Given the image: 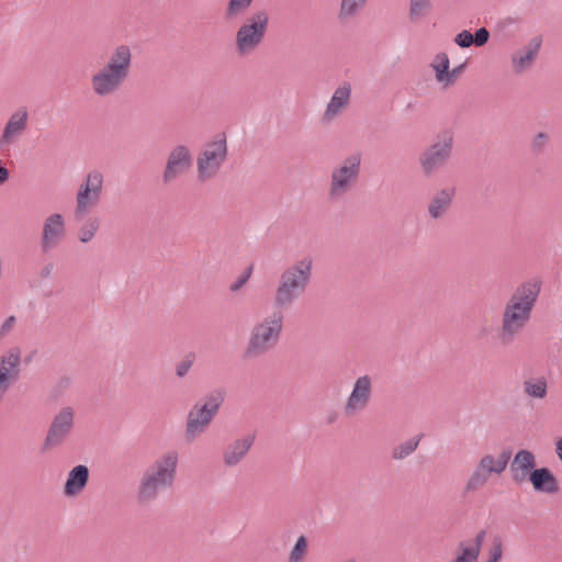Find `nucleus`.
Wrapping results in <instances>:
<instances>
[{
    "label": "nucleus",
    "mask_w": 562,
    "mask_h": 562,
    "mask_svg": "<svg viewBox=\"0 0 562 562\" xmlns=\"http://www.w3.org/2000/svg\"><path fill=\"white\" fill-rule=\"evenodd\" d=\"M313 258L305 256L286 267L280 274L274 292L273 305L277 311L290 308L303 296L311 283Z\"/></svg>",
    "instance_id": "1"
},
{
    "label": "nucleus",
    "mask_w": 562,
    "mask_h": 562,
    "mask_svg": "<svg viewBox=\"0 0 562 562\" xmlns=\"http://www.w3.org/2000/svg\"><path fill=\"white\" fill-rule=\"evenodd\" d=\"M283 318V313L274 310L262 322L256 324L251 329L243 359L254 360L272 350L280 340Z\"/></svg>",
    "instance_id": "2"
},
{
    "label": "nucleus",
    "mask_w": 562,
    "mask_h": 562,
    "mask_svg": "<svg viewBox=\"0 0 562 562\" xmlns=\"http://www.w3.org/2000/svg\"><path fill=\"white\" fill-rule=\"evenodd\" d=\"M225 397L226 391L223 387H217L204 396V403L198 402L192 406L187 415L184 429V437L188 442H192L198 436L205 432L218 414Z\"/></svg>",
    "instance_id": "3"
},
{
    "label": "nucleus",
    "mask_w": 562,
    "mask_h": 562,
    "mask_svg": "<svg viewBox=\"0 0 562 562\" xmlns=\"http://www.w3.org/2000/svg\"><path fill=\"white\" fill-rule=\"evenodd\" d=\"M453 140L451 131H442L436 140L419 154L418 162L424 177H432L448 164L452 156Z\"/></svg>",
    "instance_id": "4"
},
{
    "label": "nucleus",
    "mask_w": 562,
    "mask_h": 562,
    "mask_svg": "<svg viewBox=\"0 0 562 562\" xmlns=\"http://www.w3.org/2000/svg\"><path fill=\"white\" fill-rule=\"evenodd\" d=\"M228 155L227 138L224 132L217 133L214 138L204 144L196 159L198 178L200 181L214 178Z\"/></svg>",
    "instance_id": "5"
},
{
    "label": "nucleus",
    "mask_w": 562,
    "mask_h": 562,
    "mask_svg": "<svg viewBox=\"0 0 562 562\" xmlns=\"http://www.w3.org/2000/svg\"><path fill=\"white\" fill-rule=\"evenodd\" d=\"M269 24L266 10L249 15L236 32V50L240 56L251 54L263 41Z\"/></svg>",
    "instance_id": "6"
},
{
    "label": "nucleus",
    "mask_w": 562,
    "mask_h": 562,
    "mask_svg": "<svg viewBox=\"0 0 562 562\" xmlns=\"http://www.w3.org/2000/svg\"><path fill=\"white\" fill-rule=\"evenodd\" d=\"M360 170V153L346 157L341 165L335 168L330 175L328 198L334 201L344 198L358 182Z\"/></svg>",
    "instance_id": "7"
},
{
    "label": "nucleus",
    "mask_w": 562,
    "mask_h": 562,
    "mask_svg": "<svg viewBox=\"0 0 562 562\" xmlns=\"http://www.w3.org/2000/svg\"><path fill=\"white\" fill-rule=\"evenodd\" d=\"M542 282L538 279H530L516 288L510 299L506 303V312H516L531 317V312L536 305L541 291Z\"/></svg>",
    "instance_id": "8"
},
{
    "label": "nucleus",
    "mask_w": 562,
    "mask_h": 562,
    "mask_svg": "<svg viewBox=\"0 0 562 562\" xmlns=\"http://www.w3.org/2000/svg\"><path fill=\"white\" fill-rule=\"evenodd\" d=\"M74 419L75 412L71 407L67 406L61 408L48 427L41 451L46 452L60 447L74 428Z\"/></svg>",
    "instance_id": "9"
},
{
    "label": "nucleus",
    "mask_w": 562,
    "mask_h": 562,
    "mask_svg": "<svg viewBox=\"0 0 562 562\" xmlns=\"http://www.w3.org/2000/svg\"><path fill=\"white\" fill-rule=\"evenodd\" d=\"M192 155L184 145H177L167 157L166 167L162 173L164 184H169L184 175L192 167Z\"/></svg>",
    "instance_id": "10"
},
{
    "label": "nucleus",
    "mask_w": 562,
    "mask_h": 562,
    "mask_svg": "<svg viewBox=\"0 0 562 562\" xmlns=\"http://www.w3.org/2000/svg\"><path fill=\"white\" fill-rule=\"evenodd\" d=\"M21 350L19 347H11L0 357V389L7 392L12 383H15L21 375Z\"/></svg>",
    "instance_id": "11"
},
{
    "label": "nucleus",
    "mask_w": 562,
    "mask_h": 562,
    "mask_svg": "<svg viewBox=\"0 0 562 562\" xmlns=\"http://www.w3.org/2000/svg\"><path fill=\"white\" fill-rule=\"evenodd\" d=\"M372 395V380L369 375L359 376L355 384L353 389L346 402L345 413L347 415H352L356 412L364 409Z\"/></svg>",
    "instance_id": "12"
},
{
    "label": "nucleus",
    "mask_w": 562,
    "mask_h": 562,
    "mask_svg": "<svg viewBox=\"0 0 562 562\" xmlns=\"http://www.w3.org/2000/svg\"><path fill=\"white\" fill-rule=\"evenodd\" d=\"M177 465V452L169 451L162 457L158 458L153 463L151 468L146 470L145 473H149V475L159 481L162 486L170 487L173 484L176 477Z\"/></svg>",
    "instance_id": "13"
},
{
    "label": "nucleus",
    "mask_w": 562,
    "mask_h": 562,
    "mask_svg": "<svg viewBox=\"0 0 562 562\" xmlns=\"http://www.w3.org/2000/svg\"><path fill=\"white\" fill-rule=\"evenodd\" d=\"M127 78L103 66L91 78L93 92L99 97H106L120 89Z\"/></svg>",
    "instance_id": "14"
},
{
    "label": "nucleus",
    "mask_w": 562,
    "mask_h": 562,
    "mask_svg": "<svg viewBox=\"0 0 562 562\" xmlns=\"http://www.w3.org/2000/svg\"><path fill=\"white\" fill-rule=\"evenodd\" d=\"M65 236V222L60 214L49 215L43 226L41 238V250L47 252L56 247L58 241Z\"/></svg>",
    "instance_id": "15"
},
{
    "label": "nucleus",
    "mask_w": 562,
    "mask_h": 562,
    "mask_svg": "<svg viewBox=\"0 0 562 562\" xmlns=\"http://www.w3.org/2000/svg\"><path fill=\"white\" fill-rule=\"evenodd\" d=\"M530 321L529 316L521 315L516 312H506L504 310L502 317V327L499 331V339L504 346L510 345L516 335L522 330V328Z\"/></svg>",
    "instance_id": "16"
},
{
    "label": "nucleus",
    "mask_w": 562,
    "mask_h": 562,
    "mask_svg": "<svg viewBox=\"0 0 562 562\" xmlns=\"http://www.w3.org/2000/svg\"><path fill=\"white\" fill-rule=\"evenodd\" d=\"M537 470L535 454L526 449L517 451L512 463V479L515 483L520 484L530 479V473Z\"/></svg>",
    "instance_id": "17"
},
{
    "label": "nucleus",
    "mask_w": 562,
    "mask_h": 562,
    "mask_svg": "<svg viewBox=\"0 0 562 562\" xmlns=\"http://www.w3.org/2000/svg\"><path fill=\"white\" fill-rule=\"evenodd\" d=\"M456 193V187H446L437 191L428 203L429 217L435 221L442 218L450 211Z\"/></svg>",
    "instance_id": "18"
},
{
    "label": "nucleus",
    "mask_w": 562,
    "mask_h": 562,
    "mask_svg": "<svg viewBox=\"0 0 562 562\" xmlns=\"http://www.w3.org/2000/svg\"><path fill=\"white\" fill-rule=\"evenodd\" d=\"M255 442V435H247L229 442L223 453L224 464L228 468L239 464Z\"/></svg>",
    "instance_id": "19"
},
{
    "label": "nucleus",
    "mask_w": 562,
    "mask_h": 562,
    "mask_svg": "<svg viewBox=\"0 0 562 562\" xmlns=\"http://www.w3.org/2000/svg\"><path fill=\"white\" fill-rule=\"evenodd\" d=\"M530 483L538 493L555 494L559 492V482L549 468H537L530 473Z\"/></svg>",
    "instance_id": "20"
},
{
    "label": "nucleus",
    "mask_w": 562,
    "mask_h": 562,
    "mask_svg": "<svg viewBox=\"0 0 562 562\" xmlns=\"http://www.w3.org/2000/svg\"><path fill=\"white\" fill-rule=\"evenodd\" d=\"M89 482V469L85 464L74 467L68 473L64 485V494L68 497L80 494Z\"/></svg>",
    "instance_id": "21"
},
{
    "label": "nucleus",
    "mask_w": 562,
    "mask_h": 562,
    "mask_svg": "<svg viewBox=\"0 0 562 562\" xmlns=\"http://www.w3.org/2000/svg\"><path fill=\"white\" fill-rule=\"evenodd\" d=\"M131 65L132 52L130 46L119 45L114 48L109 57L108 63L104 66L127 78L130 75Z\"/></svg>",
    "instance_id": "22"
},
{
    "label": "nucleus",
    "mask_w": 562,
    "mask_h": 562,
    "mask_svg": "<svg viewBox=\"0 0 562 562\" xmlns=\"http://www.w3.org/2000/svg\"><path fill=\"white\" fill-rule=\"evenodd\" d=\"M27 126V111L14 112L8 120L0 137V146L9 145L15 136H19Z\"/></svg>",
    "instance_id": "23"
},
{
    "label": "nucleus",
    "mask_w": 562,
    "mask_h": 562,
    "mask_svg": "<svg viewBox=\"0 0 562 562\" xmlns=\"http://www.w3.org/2000/svg\"><path fill=\"white\" fill-rule=\"evenodd\" d=\"M77 205L75 209V217L76 220H82L90 207L95 206L100 196L97 195L88 184L81 183L78 192H77Z\"/></svg>",
    "instance_id": "24"
},
{
    "label": "nucleus",
    "mask_w": 562,
    "mask_h": 562,
    "mask_svg": "<svg viewBox=\"0 0 562 562\" xmlns=\"http://www.w3.org/2000/svg\"><path fill=\"white\" fill-rule=\"evenodd\" d=\"M350 93V85H345L337 88L326 108L323 119L325 121H330L334 119L340 112V110L348 104Z\"/></svg>",
    "instance_id": "25"
},
{
    "label": "nucleus",
    "mask_w": 562,
    "mask_h": 562,
    "mask_svg": "<svg viewBox=\"0 0 562 562\" xmlns=\"http://www.w3.org/2000/svg\"><path fill=\"white\" fill-rule=\"evenodd\" d=\"M166 487L167 486H162L154 476H150L149 473H144L137 487L138 503L145 504L154 501L159 490Z\"/></svg>",
    "instance_id": "26"
},
{
    "label": "nucleus",
    "mask_w": 562,
    "mask_h": 562,
    "mask_svg": "<svg viewBox=\"0 0 562 562\" xmlns=\"http://www.w3.org/2000/svg\"><path fill=\"white\" fill-rule=\"evenodd\" d=\"M490 474L484 469V465L479 461L476 468L473 473L469 477L464 488L462 491V496L467 497L470 493H474L475 491L483 487L488 481Z\"/></svg>",
    "instance_id": "27"
},
{
    "label": "nucleus",
    "mask_w": 562,
    "mask_h": 562,
    "mask_svg": "<svg viewBox=\"0 0 562 562\" xmlns=\"http://www.w3.org/2000/svg\"><path fill=\"white\" fill-rule=\"evenodd\" d=\"M485 536L486 531L480 530L473 540V546L471 547H467L464 542H460L458 546L460 553L467 559H469L471 562H476L480 557L481 548L484 542Z\"/></svg>",
    "instance_id": "28"
},
{
    "label": "nucleus",
    "mask_w": 562,
    "mask_h": 562,
    "mask_svg": "<svg viewBox=\"0 0 562 562\" xmlns=\"http://www.w3.org/2000/svg\"><path fill=\"white\" fill-rule=\"evenodd\" d=\"M524 392L533 398H544L548 393V384L544 378L528 379L524 381Z\"/></svg>",
    "instance_id": "29"
},
{
    "label": "nucleus",
    "mask_w": 562,
    "mask_h": 562,
    "mask_svg": "<svg viewBox=\"0 0 562 562\" xmlns=\"http://www.w3.org/2000/svg\"><path fill=\"white\" fill-rule=\"evenodd\" d=\"M536 60L532 53H528L524 49H519L517 53L512 55V65L514 72L519 75L530 69Z\"/></svg>",
    "instance_id": "30"
},
{
    "label": "nucleus",
    "mask_w": 562,
    "mask_h": 562,
    "mask_svg": "<svg viewBox=\"0 0 562 562\" xmlns=\"http://www.w3.org/2000/svg\"><path fill=\"white\" fill-rule=\"evenodd\" d=\"M368 0H341L338 12L340 20L352 19L366 7Z\"/></svg>",
    "instance_id": "31"
},
{
    "label": "nucleus",
    "mask_w": 562,
    "mask_h": 562,
    "mask_svg": "<svg viewBox=\"0 0 562 562\" xmlns=\"http://www.w3.org/2000/svg\"><path fill=\"white\" fill-rule=\"evenodd\" d=\"M422 435L411 438L405 442L400 443L392 450V458L394 460H403L411 456L418 447Z\"/></svg>",
    "instance_id": "32"
},
{
    "label": "nucleus",
    "mask_w": 562,
    "mask_h": 562,
    "mask_svg": "<svg viewBox=\"0 0 562 562\" xmlns=\"http://www.w3.org/2000/svg\"><path fill=\"white\" fill-rule=\"evenodd\" d=\"M431 10V3L429 0H411L409 1V19L412 22H416L419 19L426 16Z\"/></svg>",
    "instance_id": "33"
},
{
    "label": "nucleus",
    "mask_w": 562,
    "mask_h": 562,
    "mask_svg": "<svg viewBox=\"0 0 562 562\" xmlns=\"http://www.w3.org/2000/svg\"><path fill=\"white\" fill-rule=\"evenodd\" d=\"M100 227V220L98 217H90L79 229L78 238L81 243L87 244L91 241Z\"/></svg>",
    "instance_id": "34"
},
{
    "label": "nucleus",
    "mask_w": 562,
    "mask_h": 562,
    "mask_svg": "<svg viewBox=\"0 0 562 562\" xmlns=\"http://www.w3.org/2000/svg\"><path fill=\"white\" fill-rule=\"evenodd\" d=\"M431 68L435 70L436 80L441 82L445 80L449 70V57L446 53H438L431 63Z\"/></svg>",
    "instance_id": "35"
},
{
    "label": "nucleus",
    "mask_w": 562,
    "mask_h": 562,
    "mask_svg": "<svg viewBox=\"0 0 562 562\" xmlns=\"http://www.w3.org/2000/svg\"><path fill=\"white\" fill-rule=\"evenodd\" d=\"M481 464L484 465V469L488 474H501L505 471L507 463L506 461L501 460L499 458L495 459L492 454H486L481 458Z\"/></svg>",
    "instance_id": "36"
},
{
    "label": "nucleus",
    "mask_w": 562,
    "mask_h": 562,
    "mask_svg": "<svg viewBox=\"0 0 562 562\" xmlns=\"http://www.w3.org/2000/svg\"><path fill=\"white\" fill-rule=\"evenodd\" d=\"M254 0H229L225 10V16L232 19L247 10Z\"/></svg>",
    "instance_id": "37"
},
{
    "label": "nucleus",
    "mask_w": 562,
    "mask_h": 562,
    "mask_svg": "<svg viewBox=\"0 0 562 562\" xmlns=\"http://www.w3.org/2000/svg\"><path fill=\"white\" fill-rule=\"evenodd\" d=\"M307 550V540L304 536H300L291 550L289 562H302Z\"/></svg>",
    "instance_id": "38"
},
{
    "label": "nucleus",
    "mask_w": 562,
    "mask_h": 562,
    "mask_svg": "<svg viewBox=\"0 0 562 562\" xmlns=\"http://www.w3.org/2000/svg\"><path fill=\"white\" fill-rule=\"evenodd\" d=\"M85 184H88L89 188L93 190V192L101 198L102 188H103V176L100 171L93 170L87 175Z\"/></svg>",
    "instance_id": "39"
},
{
    "label": "nucleus",
    "mask_w": 562,
    "mask_h": 562,
    "mask_svg": "<svg viewBox=\"0 0 562 562\" xmlns=\"http://www.w3.org/2000/svg\"><path fill=\"white\" fill-rule=\"evenodd\" d=\"M549 142V135L544 132L537 133L530 144L531 151L536 155L543 153Z\"/></svg>",
    "instance_id": "40"
},
{
    "label": "nucleus",
    "mask_w": 562,
    "mask_h": 562,
    "mask_svg": "<svg viewBox=\"0 0 562 562\" xmlns=\"http://www.w3.org/2000/svg\"><path fill=\"white\" fill-rule=\"evenodd\" d=\"M195 355L190 352L184 356V358L177 364L176 367V374L178 378H184L188 372L190 371L193 362H194Z\"/></svg>",
    "instance_id": "41"
},
{
    "label": "nucleus",
    "mask_w": 562,
    "mask_h": 562,
    "mask_svg": "<svg viewBox=\"0 0 562 562\" xmlns=\"http://www.w3.org/2000/svg\"><path fill=\"white\" fill-rule=\"evenodd\" d=\"M503 555V542L499 537L494 538L488 551L487 562H499Z\"/></svg>",
    "instance_id": "42"
},
{
    "label": "nucleus",
    "mask_w": 562,
    "mask_h": 562,
    "mask_svg": "<svg viewBox=\"0 0 562 562\" xmlns=\"http://www.w3.org/2000/svg\"><path fill=\"white\" fill-rule=\"evenodd\" d=\"M252 270H254V266L252 265L247 267L245 269V271L237 278V280L229 285V290L232 292L239 291L248 282V280L250 279V277L252 274Z\"/></svg>",
    "instance_id": "43"
},
{
    "label": "nucleus",
    "mask_w": 562,
    "mask_h": 562,
    "mask_svg": "<svg viewBox=\"0 0 562 562\" xmlns=\"http://www.w3.org/2000/svg\"><path fill=\"white\" fill-rule=\"evenodd\" d=\"M454 43L462 48H468L474 43L473 34L468 30H463L456 35Z\"/></svg>",
    "instance_id": "44"
},
{
    "label": "nucleus",
    "mask_w": 562,
    "mask_h": 562,
    "mask_svg": "<svg viewBox=\"0 0 562 562\" xmlns=\"http://www.w3.org/2000/svg\"><path fill=\"white\" fill-rule=\"evenodd\" d=\"M465 67H467V63H463V64L454 67L452 70L449 69L442 83H445V86H450V85L454 83V81L457 80L459 75L464 71Z\"/></svg>",
    "instance_id": "45"
},
{
    "label": "nucleus",
    "mask_w": 562,
    "mask_h": 562,
    "mask_svg": "<svg viewBox=\"0 0 562 562\" xmlns=\"http://www.w3.org/2000/svg\"><path fill=\"white\" fill-rule=\"evenodd\" d=\"M473 45L481 47L484 46L490 40V32L486 27H480L473 34Z\"/></svg>",
    "instance_id": "46"
},
{
    "label": "nucleus",
    "mask_w": 562,
    "mask_h": 562,
    "mask_svg": "<svg viewBox=\"0 0 562 562\" xmlns=\"http://www.w3.org/2000/svg\"><path fill=\"white\" fill-rule=\"evenodd\" d=\"M541 44H542V37L541 36H535V37H532L529 41L527 46L524 47L522 49L528 52V53H532V56L537 58V56L539 54V50L541 48Z\"/></svg>",
    "instance_id": "47"
},
{
    "label": "nucleus",
    "mask_w": 562,
    "mask_h": 562,
    "mask_svg": "<svg viewBox=\"0 0 562 562\" xmlns=\"http://www.w3.org/2000/svg\"><path fill=\"white\" fill-rule=\"evenodd\" d=\"M16 323L15 316H9L0 327V339L7 336Z\"/></svg>",
    "instance_id": "48"
},
{
    "label": "nucleus",
    "mask_w": 562,
    "mask_h": 562,
    "mask_svg": "<svg viewBox=\"0 0 562 562\" xmlns=\"http://www.w3.org/2000/svg\"><path fill=\"white\" fill-rule=\"evenodd\" d=\"M53 270H54V263L49 262V263L45 265L41 269V272H40L41 278H43V279L48 278L52 274Z\"/></svg>",
    "instance_id": "49"
},
{
    "label": "nucleus",
    "mask_w": 562,
    "mask_h": 562,
    "mask_svg": "<svg viewBox=\"0 0 562 562\" xmlns=\"http://www.w3.org/2000/svg\"><path fill=\"white\" fill-rule=\"evenodd\" d=\"M10 178V172L9 170L3 167L2 165H0V184H3L5 183Z\"/></svg>",
    "instance_id": "50"
},
{
    "label": "nucleus",
    "mask_w": 562,
    "mask_h": 562,
    "mask_svg": "<svg viewBox=\"0 0 562 562\" xmlns=\"http://www.w3.org/2000/svg\"><path fill=\"white\" fill-rule=\"evenodd\" d=\"M510 456H512V452L509 450H504L499 456L498 458L503 461H506V463L508 464V461L510 459Z\"/></svg>",
    "instance_id": "51"
},
{
    "label": "nucleus",
    "mask_w": 562,
    "mask_h": 562,
    "mask_svg": "<svg viewBox=\"0 0 562 562\" xmlns=\"http://www.w3.org/2000/svg\"><path fill=\"white\" fill-rule=\"evenodd\" d=\"M35 355H36V350H34V351L30 352V353H29V355L23 359V362H24L25 364L31 363V362L33 361V358H34V356H35Z\"/></svg>",
    "instance_id": "52"
},
{
    "label": "nucleus",
    "mask_w": 562,
    "mask_h": 562,
    "mask_svg": "<svg viewBox=\"0 0 562 562\" xmlns=\"http://www.w3.org/2000/svg\"><path fill=\"white\" fill-rule=\"evenodd\" d=\"M333 422H334V417L329 416L328 423H333Z\"/></svg>",
    "instance_id": "53"
},
{
    "label": "nucleus",
    "mask_w": 562,
    "mask_h": 562,
    "mask_svg": "<svg viewBox=\"0 0 562 562\" xmlns=\"http://www.w3.org/2000/svg\"><path fill=\"white\" fill-rule=\"evenodd\" d=\"M333 422H334V417L329 416L328 423H333Z\"/></svg>",
    "instance_id": "54"
}]
</instances>
